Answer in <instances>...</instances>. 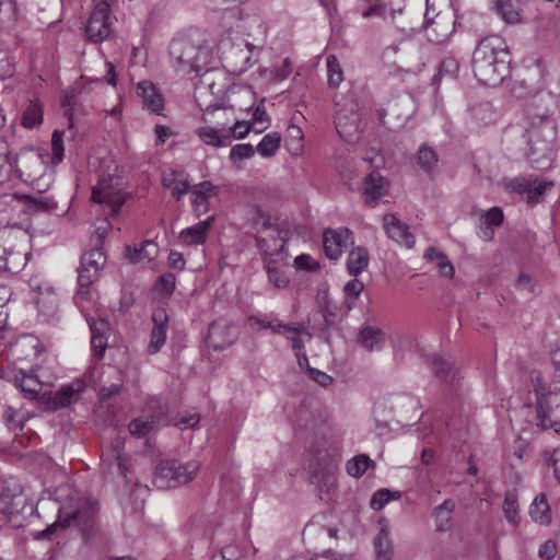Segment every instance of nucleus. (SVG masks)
Listing matches in <instances>:
<instances>
[{"label":"nucleus","instance_id":"1","mask_svg":"<svg viewBox=\"0 0 560 560\" xmlns=\"http://www.w3.org/2000/svg\"><path fill=\"white\" fill-rule=\"evenodd\" d=\"M61 130L51 136V155L40 150L22 152L14 161L15 180L20 179L32 185L40 194H45L54 182V168L63 160L65 147Z\"/></svg>","mask_w":560,"mask_h":560},{"label":"nucleus","instance_id":"2","mask_svg":"<svg viewBox=\"0 0 560 560\" xmlns=\"http://www.w3.org/2000/svg\"><path fill=\"white\" fill-rule=\"evenodd\" d=\"M196 88L195 96L199 106L205 110L202 120L209 121L208 115L220 109L218 101L228 93L230 106L240 110H248L254 104V92L249 88H231L225 73L220 69H206Z\"/></svg>","mask_w":560,"mask_h":560},{"label":"nucleus","instance_id":"3","mask_svg":"<svg viewBox=\"0 0 560 560\" xmlns=\"http://www.w3.org/2000/svg\"><path fill=\"white\" fill-rule=\"evenodd\" d=\"M471 63L474 75L481 84H500L510 71L506 42L497 35L482 38L474 50Z\"/></svg>","mask_w":560,"mask_h":560},{"label":"nucleus","instance_id":"4","mask_svg":"<svg viewBox=\"0 0 560 560\" xmlns=\"http://www.w3.org/2000/svg\"><path fill=\"white\" fill-rule=\"evenodd\" d=\"M284 234L278 226L269 225L260 231L257 238L268 282L279 290L285 289L290 283L287 273L289 253L285 249Z\"/></svg>","mask_w":560,"mask_h":560},{"label":"nucleus","instance_id":"5","mask_svg":"<svg viewBox=\"0 0 560 560\" xmlns=\"http://www.w3.org/2000/svg\"><path fill=\"white\" fill-rule=\"evenodd\" d=\"M58 202L52 196L35 192L33 195H2L0 197V225L15 226L21 212L34 214L51 212Z\"/></svg>","mask_w":560,"mask_h":560},{"label":"nucleus","instance_id":"6","mask_svg":"<svg viewBox=\"0 0 560 560\" xmlns=\"http://www.w3.org/2000/svg\"><path fill=\"white\" fill-rule=\"evenodd\" d=\"M67 498L68 500L61 503L58 509V520L46 529L42 530L37 537H49L59 527L65 528L71 525H78L85 529L92 526L98 511L97 502L89 498L80 497L75 492H68Z\"/></svg>","mask_w":560,"mask_h":560},{"label":"nucleus","instance_id":"7","mask_svg":"<svg viewBox=\"0 0 560 560\" xmlns=\"http://www.w3.org/2000/svg\"><path fill=\"white\" fill-rule=\"evenodd\" d=\"M170 57L178 74H198L210 63L212 52L206 43H195L186 37L174 38L170 44Z\"/></svg>","mask_w":560,"mask_h":560},{"label":"nucleus","instance_id":"8","mask_svg":"<svg viewBox=\"0 0 560 560\" xmlns=\"http://www.w3.org/2000/svg\"><path fill=\"white\" fill-rule=\"evenodd\" d=\"M532 383L537 396V417L539 424L560 431V386L549 384L546 386L539 373L532 374Z\"/></svg>","mask_w":560,"mask_h":560},{"label":"nucleus","instance_id":"9","mask_svg":"<svg viewBox=\"0 0 560 560\" xmlns=\"http://www.w3.org/2000/svg\"><path fill=\"white\" fill-rule=\"evenodd\" d=\"M336 130L346 142L354 143L364 129L359 104L353 98H342L336 104Z\"/></svg>","mask_w":560,"mask_h":560},{"label":"nucleus","instance_id":"10","mask_svg":"<svg viewBox=\"0 0 560 560\" xmlns=\"http://www.w3.org/2000/svg\"><path fill=\"white\" fill-rule=\"evenodd\" d=\"M125 199L121 180L110 174L100 176L92 189V200L107 207L112 214L118 213Z\"/></svg>","mask_w":560,"mask_h":560},{"label":"nucleus","instance_id":"11","mask_svg":"<svg viewBox=\"0 0 560 560\" xmlns=\"http://www.w3.org/2000/svg\"><path fill=\"white\" fill-rule=\"evenodd\" d=\"M504 187L510 192L524 197L527 203L536 205L541 201L546 191L553 187V182L535 175H526L505 179Z\"/></svg>","mask_w":560,"mask_h":560},{"label":"nucleus","instance_id":"12","mask_svg":"<svg viewBox=\"0 0 560 560\" xmlns=\"http://www.w3.org/2000/svg\"><path fill=\"white\" fill-rule=\"evenodd\" d=\"M94 9L85 25V34L89 40L101 43L108 38L115 18L110 12L112 0H94Z\"/></svg>","mask_w":560,"mask_h":560},{"label":"nucleus","instance_id":"13","mask_svg":"<svg viewBox=\"0 0 560 560\" xmlns=\"http://www.w3.org/2000/svg\"><path fill=\"white\" fill-rule=\"evenodd\" d=\"M86 385L82 380H74L63 384L59 390L43 393L40 395V405L47 410H58L77 402L80 395L85 390Z\"/></svg>","mask_w":560,"mask_h":560},{"label":"nucleus","instance_id":"14","mask_svg":"<svg viewBox=\"0 0 560 560\" xmlns=\"http://www.w3.org/2000/svg\"><path fill=\"white\" fill-rule=\"evenodd\" d=\"M236 27L246 37L253 39L246 42V48L249 52L262 49L267 40V30L260 18L240 12Z\"/></svg>","mask_w":560,"mask_h":560},{"label":"nucleus","instance_id":"15","mask_svg":"<svg viewBox=\"0 0 560 560\" xmlns=\"http://www.w3.org/2000/svg\"><path fill=\"white\" fill-rule=\"evenodd\" d=\"M323 243L326 256L337 260L345 249L353 244V234L348 228L327 229L323 235Z\"/></svg>","mask_w":560,"mask_h":560},{"label":"nucleus","instance_id":"16","mask_svg":"<svg viewBox=\"0 0 560 560\" xmlns=\"http://www.w3.org/2000/svg\"><path fill=\"white\" fill-rule=\"evenodd\" d=\"M137 94L141 98L142 107L145 110L164 116V96L155 84L149 80L140 81L137 85Z\"/></svg>","mask_w":560,"mask_h":560},{"label":"nucleus","instance_id":"17","mask_svg":"<svg viewBox=\"0 0 560 560\" xmlns=\"http://www.w3.org/2000/svg\"><path fill=\"white\" fill-rule=\"evenodd\" d=\"M14 385L21 390L23 397L28 400L37 399L40 402V395L47 393L45 384L34 371H19L14 375Z\"/></svg>","mask_w":560,"mask_h":560},{"label":"nucleus","instance_id":"18","mask_svg":"<svg viewBox=\"0 0 560 560\" xmlns=\"http://www.w3.org/2000/svg\"><path fill=\"white\" fill-rule=\"evenodd\" d=\"M177 470H180L179 462L174 459L161 462L155 468L153 483L159 489H170L187 483V477L179 478L175 476V471Z\"/></svg>","mask_w":560,"mask_h":560},{"label":"nucleus","instance_id":"19","mask_svg":"<svg viewBox=\"0 0 560 560\" xmlns=\"http://www.w3.org/2000/svg\"><path fill=\"white\" fill-rule=\"evenodd\" d=\"M153 327L151 330L148 352L158 353L164 346L167 337L168 316L164 308H158L152 314Z\"/></svg>","mask_w":560,"mask_h":560},{"label":"nucleus","instance_id":"20","mask_svg":"<svg viewBox=\"0 0 560 560\" xmlns=\"http://www.w3.org/2000/svg\"><path fill=\"white\" fill-rule=\"evenodd\" d=\"M196 136L207 145L223 148L230 145L232 136L226 132L225 124H217L215 127L206 125L196 128Z\"/></svg>","mask_w":560,"mask_h":560},{"label":"nucleus","instance_id":"21","mask_svg":"<svg viewBox=\"0 0 560 560\" xmlns=\"http://www.w3.org/2000/svg\"><path fill=\"white\" fill-rule=\"evenodd\" d=\"M98 273L95 269L83 268L80 266L78 276V292L74 298L77 306L84 312L88 308V303L92 300L91 285L97 280Z\"/></svg>","mask_w":560,"mask_h":560},{"label":"nucleus","instance_id":"22","mask_svg":"<svg viewBox=\"0 0 560 560\" xmlns=\"http://www.w3.org/2000/svg\"><path fill=\"white\" fill-rule=\"evenodd\" d=\"M385 332L375 326H362L357 336V342L369 352L381 351L385 345Z\"/></svg>","mask_w":560,"mask_h":560},{"label":"nucleus","instance_id":"23","mask_svg":"<svg viewBox=\"0 0 560 560\" xmlns=\"http://www.w3.org/2000/svg\"><path fill=\"white\" fill-rule=\"evenodd\" d=\"M213 221L214 218L209 217L189 228L184 229L179 234L180 242L187 246L202 245L207 241L208 233Z\"/></svg>","mask_w":560,"mask_h":560},{"label":"nucleus","instance_id":"24","mask_svg":"<svg viewBox=\"0 0 560 560\" xmlns=\"http://www.w3.org/2000/svg\"><path fill=\"white\" fill-rule=\"evenodd\" d=\"M384 228L387 235L394 241L410 248L415 245V236L409 232L408 226L401 223L394 214H385Z\"/></svg>","mask_w":560,"mask_h":560},{"label":"nucleus","instance_id":"25","mask_svg":"<svg viewBox=\"0 0 560 560\" xmlns=\"http://www.w3.org/2000/svg\"><path fill=\"white\" fill-rule=\"evenodd\" d=\"M217 187L207 180L190 188L191 203L198 214L206 213L209 210V200L217 195Z\"/></svg>","mask_w":560,"mask_h":560},{"label":"nucleus","instance_id":"26","mask_svg":"<svg viewBox=\"0 0 560 560\" xmlns=\"http://www.w3.org/2000/svg\"><path fill=\"white\" fill-rule=\"evenodd\" d=\"M386 179L377 172H372L364 180L363 197L368 205H374L387 194Z\"/></svg>","mask_w":560,"mask_h":560},{"label":"nucleus","instance_id":"27","mask_svg":"<svg viewBox=\"0 0 560 560\" xmlns=\"http://www.w3.org/2000/svg\"><path fill=\"white\" fill-rule=\"evenodd\" d=\"M163 186L171 188L172 196L176 199H180L190 190L188 176L180 171H171L165 173L162 177Z\"/></svg>","mask_w":560,"mask_h":560},{"label":"nucleus","instance_id":"28","mask_svg":"<svg viewBox=\"0 0 560 560\" xmlns=\"http://www.w3.org/2000/svg\"><path fill=\"white\" fill-rule=\"evenodd\" d=\"M16 0H0V31H13L20 21Z\"/></svg>","mask_w":560,"mask_h":560},{"label":"nucleus","instance_id":"29","mask_svg":"<svg viewBox=\"0 0 560 560\" xmlns=\"http://www.w3.org/2000/svg\"><path fill=\"white\" fill-rule=\"evenodd\" d=\"M370 255L366 248L358 246L352 248L347 257L348 272L357 277L362 273L369 266Z\"/></svg>","mask_w":560,"mask_h":560},{"label":"nucleus","instance_id":"30","mask_svg":"<svg viewBox=\"0 0 560 560\" xmlns=\"http://www.w3.org/2000/svg\"><path fill=\"white\" fill-rule=\"evenodd\" d=\"M382 524L380 533L374 539V549L376 560H390L393 557V546L389 537V526L386 522Z\"/></svg>","mask_w":560,"mask_h":560},{"label":"nucleus","instance_id":"31","mask_svg":"<svg viewBox=\"0 0 560 560\" xmlns=\"http://www.w3.org/2000/svg\"><path fill=\"white\" fill-rule=\"evenodd\" d=\"M455 510V502L451 499L443 501L433 512L432 517L435 528L439 532H446L452 527V514Z\"/></svg>","mask_w":560,"mask_h":560},{"label":"nucleus","instance_id":"32","mask_svg":"<svg viewBox=\"0 0 560 560\" xmlns=\"http://www.w3.org/2000/svg\"><path fill=\"white\" fill-rule=\"evenodd\" d=\"M58 301V295L52 288L48 285L38 287L35 302L39 312H42L44 315H52L57 311Z\"/></svg>","mask_w":560,"mask_h":560},{"label":"nucleus","instance_id":"33","mask_svg":"<svg viewBox=\"0 0 560 560\" xmlns=\"http://www.w3.org/2000/svg\"><path fill=\"white\" fill-rule=\"evenodd\" d=\"M158 244L152 241L143 242L140 247H126V256L132 264L149 262L158 254Z\"/></svg>","mask_w":560,"mask_h":560},{"label":"nucleus","instance_id":"34","mask_svg":"<svg viewBox=\"0 0 560 560\" xmlns=\"http://www.w3.org/2000/svg\"><path fill=\"white\" fill-rule=\"evenodd\" d=\"M424 259L435 262L440 276L445 278H452L454 276V266L444 253L434 247H429L424 253Z\"/></svg>","mask_w":560,"mask_h":560},{"label":"nucleus","instance_id":"35","mask_svg":"<svg viewBox=\"0 0 560 560\" xmlns=\"http://www.w3.org/2000/svg\"><path fill=\"white\" fill-rule=\"evenodd\" d=\"M529 515L536 523L547 525L551 521L550 508L545 494H539L535 498L529 506Z\"/></svg>","mask_w":560,"mask_h":560},{"label":"nucleus","instance_id":"36","mask_svg":"<svg viewBox=\"0 0 560 560\" xmlns=\"http://www.w3.org/2000/svg\"><path fill=\"white\" fill-rule=\"evenodd\" d=\"M14 163L5 143H0V185L15 182Z\"/></svg>","mask_w":560,"mask_h":560},{"label":"nucleus","instance_id":"37","mask_svg":"<svg viewBox=\"0 0 560 560\" xmlns=\"http://www.w3.org/2000/svg\"><path fill=\"white\" fill-rule=\"evenodd\" d=\"M166 424V421L162 419L160 416L149 418H138L130 422L129 431L135 436H144L151 430L155 428V425Z\"/></svg>","mask_w":560,"mask_h":560},{"label":"nucleus","instance_id":"38","mask_svg":"<svg viewBox=\"0 0 560 560\" xmlns=\"http://www.w3.org/2000/svg\"><path fill=\"white\" fill-rule=\"evenodd\" d=\"M502 221L503 211L500 208L493 207L488 210L481 217V224L485 226V229H482V237L487 241L491 240L493 236V228L499 226Z\"/></svg>","mask_w":560,"mask_h":560},{"label":"nucleus","instance_id":"39","mask_svg":"<svg viewBox=\"0 0 560 560\" xmlns=\"http://www.w3.org/2000/svg\"><path fill=\"white\" fill-rule=\"evenodd\" d=\"M2 420L9 430L13 432L22 431L26 421V413L23 410L4 406L2 408Z\"/></svg>","mask_w":560,"mask_h":560},{"label":"nucleus","instance_id":"40","mask_svg":"<svg viewBox=\"0 0 560 560\" xmlns=\"http://www.w3.org/2000/svg\"><path fill=\"white\" fill-rule=\"evenodd\" d=\"M503 513L509 524L517 526L521 523L517 494L515 491H508L505 493Z\"/></svg>","mask_w":560,"mask_h":560},{"label":"nucleus","instance_id":"41","mask_svg":"<svg viewBox=\"0 0 560 560\" xmlns=\"http://www.w3.org/2000/svg\"><path fill=\"white\" fill-rule=\"evenodd\" d=\"M4 259H0V271L16 273L26 265V254L9 248Z\"/></svg>","mask_w":560,"mask_h":560},{"label":"nucleus","instance_id":"42","mask_svg":"<svg viewBox=\"0 0 560 560\" xmlns=\"http://www.w3.org/2000/svg\"><path fill=\"white\" fill-rule=\"evenodd\" d=\"M327 81L329 88L337 89L345 80L343 69L335 55L326 58Z\"/></svg>","mask_w":560,"mask_h":560},{"label":"nucleus","instance_id":"43","mask_svg":"<svg viewBox=\"0 0 560 560\" xmlns=\"http://www.w3.org/2000/svg\"><path fill=\"white\" fill-rule=\"evenodd\" d=\"M281 137L278 132H269L262 137L260 142L257 145V152L262 158H271L273 156L278 150L280 149Z\"/></svg>","mask_w":560,"mask_h":560},{"label":"nucleus","instance_id":"44","mask_svg":"<svg viewBox=\"0 0 560 560\" xmlns=\"http://www.w3.org/2000/svg\"><path fill=\"white\" fill-rule=\"evenodd\" d=\"M373 466L374 462L368 455L359 454L347 462L346 470L349 476L359 478Z\"/></svg>","mask_w":560,"mask_h":560},{"label":"nucleus","instance_id":"45","mask_svg":"<svg viewBox=\"0 0 560 560\" xmlns=\"http://www.w3.org/2000/svg\"><path fill=\"white\" fill-rule=\"evenodd\" d=\"M106 264V256L100 248H93L85 253L81 258V267L95 269V272L100 275L101 269Z\"/></svg>","mask_w":560,"mask_h":560},{"label":"nucleus","instance_id":"46","mask_svg":"<svg viewBox=\"0 0 560 560\" xmlns=\"http://www.w3.org/2000/svg\"><path fill=\"white\" fill-rule=\"evenodd\" d=\"M518 3L520 2H515L514 0H498V13L506 23H516L520 21Z\"/></svg>","mask_w":560,"mask_h":560},{"label":"nucleus","instance_id":"47","mask_svg":"<svg viewBox=\"0 0 560 560\" xmlns=\"http://www.w3.org/2000/svg\"><path fill=\"white\" fill-rule=\"evenodd\" d=\"M255 148L250 143H240L231 148L229 159L237 167L242 168V161L253 158Z\"/></svg>","mask_w":560,"mask_h":560},{"label":"nucleus","instance_id":"48","mask_svg":"<svg viewBox=\"0 0 560 560\" xmlns=\"http://www.w3.org/2000/svg\"><path fill=\"white\" fill-rule=\"evenodd\" d=\"M43 121L42 106L36 102H31L22 115V125L26 128H33Z\"/></svg>","mask_w":560,"mask_h":560},{"label":"nucleus","instance_id":"49","mask_svg":"<svg viewBox=\"0 0 560 560\" xmlns=\"http://www.w3.org/2000/svg\"><path fill=\"white\" fill-rule=\"evenodd\" d=\"M401 497L400 491H390L388 489L377 490L371 498V508L375 511L382 510L389 501L398 500Z\"/></svg>","mask_w":560,"mask_h":560},{"label":"nucleus","instance_id":"50","mask_svg":"<svg viewBox=\"0 0 560 560\" xmlns=\"http://www.w3.org/2000/svg\"><path fill=\"white\" fill-rule=\"evenodd\" d=\"M284 336L291 341L294 353H302L305 351L302 336L311 337L301 326L295 324L285 328Z\"/></svg>","mask_w":560,"mask_h":560},{"label":"nucleus","instance_id":"51","mask_svg":"<svg viewBox=\"0 0 560 560\" xmlns=\"http://www.w3.org/2000/svg\"><path fill=\"white\" fill-rule=\"evenodd\" d=\"M418 163L425 172H430L438 163V155L431 148L422 145L419 149Z\"/></svg>","mask_w":560,"mask_h":560},{"label":"nucleus","instance_id":"52","mask_svg":"<svg viewBox=\"0 0 560 560\" xmlns=\"http://www.w3.org/2000/svg\"><path fill=\"white\" fill-rule=\"evenodd\" d=\"M459 70V62L454 57H445L439 68V73L434 80L441 78L454 79Z\"/></svg>","mask_w":560,"mask_h":560},{"label":"nucleus","instance_id":"53","mask_svg":"<svg viewBox=\"0 0 560 560\" xmlns=\"http://www.w3.org/2000/svg\"><path fill=\"white\" fill-rule=\"evenodd\" d=\"M211 560H244V555L237 545L231 544L214 553Z\"/></svg>","mask_w":560,"mask_h":560},{"label":"nucleus","instance_id":"54","mask_svg":"<svg viewBox=\"0 0 560 560\" xmlns=\"http://www.w3.org/2000/svg\"><path fill=\"white\" fill-rule=\"evenodd\" d=\"M175 284V276L173 273H165L158 279L155 283V291L163 296H168L173 293Z\"/></svg>","mask_w":560,"mask_h":560},{"label":"nucleus","instance_id":"55","mask_svg":"<svg viewBox=\"0 0 560 560\" xmlns=\"http://www.w3.org/2000/svg\"><path fill=\"white\" fill-rule=\"evenodd\" d=\"M294 268L303 271H316L319 269V264L312 256L307 254H301L294 259Z\"/></svg>","mask_w":560,"mask_h":560},{"label":"nucleus","instance_id":"56","mask_svg":"<svg viewBox=\"0 0 560 560\" xmlns=\"http://www.w3.org/2000/svg\"><path fill=\"white\" fill-rule=\"evenodd\" d=\"M91 336L108 337L109 324L104 318H88Z\"/></svg>","mask_w":560,"mask_h":560},{"label":"nucleus","instance_id":"57","mask_svg":"<svg viewBox=\"0 0 560 560\" xmlns=\"http://www.w3.org/2000/svg\"><path fill=\"white\" fill-rule=\"evenodd\" d=\"M180 470L175 471V476H178L179 478H186L187 482L191 481L199 471L200 465L198 462H188L186 464L179 463Z\"/></svg>","mask_w":560,"mask_h":560},{"label":"nucleus","instance_id":"58","mask_svg":"<svg viewBox=\"0 0 560 560\" xmlns=\"http://www.w3.org/2000/svg\"><path fill=\"white\" fill-rule=\"evenodd\" d=\"M308 376L323 387H327L332 383V377L327 373L314 368L307 369Z\"/></svg>","mask_w":560,"mask_h":560},{"label":"nucleus","instance_id":"59","mask_svg":"<svg viewBox=\"0 0 560 560\" xmlns=\"http://www.w3.org/2000/svg\"><path fill=\"white\" fill-rule=\"evenodd\" d=\"M91 348L97 359H102L107 348V337L91 336Z\"/></svg>","mask_w":560,"mask_h":560},{"label":"nucleus","instance_id":"60","mask_svg":"<svg viewBox=\"0 0 560 560\" xmlns=\"http://www.w3.org/2000/svg\"><path fill=\"white\" fill-rule=\"evenodd\" d=\"M431 359L435 374L441 377H446V374L451 371L450 363L438 355H433Z\"/></svg>","mask_w":560,"mask_h":560},{"label":"nucleus","instance_id":"61","mask_svg":"<svg viewBox=\"0 0 560 560\" xmlns=\"http://www.w3.org/2000/svg\"><path fill=\"white\" fill-rule=\"evenodd\" d=\"M363 289H364L363 283L358 279H353L345 285V292H346L347 296H352L354 299L360 295V293L363 291Z\"/></svg>","mask_w":560,"mask_h":560},{"label":"nucleus","instance_id":"62","mask_svg":"<svg viewBox=\"0 0 560 560\" xmlns=\"http://www.w3.org/2000/svg\"><path fill=\"white\" fill-rule=\"evenodd\" d=\"M250 126L244 121H237L233 127H230L226 132L233 133V136L237 139L245 138L249 132Z\"/></svg>","mask_w":560,"mask_h":560},{"label":"nucleus","instance_id":"63","mask_svg":"<svg viewBox=\"0 0 560 560\" xmlns=\"http://www.w3.org/2000/svg\"><path fill=\"white\" fill-rule=\"evenodd\" d=\"M556 553H557V546H556V542L552 540L546 541L539 548V556L546 560H550V559L555 558Z\"/></svg>","mask_w":560,"mask_h":560},{"label":"nucleus","instance_id":"64","mask_svg":"<svg viewBox=\"0 0 560 560\" xmlns=\"http://www.w3.org/2000/svg\"><path fill=\"white\" fill-rule=\"evenodd\" d=\"M292 72V63L289 59H284L279 67L275 69V79L284 80Z\"/></svg>","mask_w":560,"mask_h":560}]
</instances>
